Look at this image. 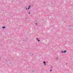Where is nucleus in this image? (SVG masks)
<instances>
[{
	"label": "nucleus",
	"mask_w": 73,
	"mask_h": 73,
	"mask_svg": "<svg viewBox=\"0 0 73 73\" xmlns=\"http://www.w3.org/2000/svg\"><path fill=\"white\" fill-rule=\"evenodd\" d=\"M43 63L44 64V65H46V63H46L45 62H43Z\"/></svg>",
	"instance_id": "nucleus-1"
},
{
	"label": "nucleus",
	"mask_w": 73,
	"mask_h": 73,
	"mask_svg": "<svg viewBox=\"0 0 73 73\" xmlns=\"http://www.w3.org/2000/svg\"><path fill=\"white\" fill-rule=\"evenodd\" d=\"M66 50H65L64 52H63V53H66Z\"/></svg>",
	"instance_id": "nucleus-2"
},
{
	"label": "nucleus",
	"mask_w": 73,
	"mask_h": 73,
	"mask_svg": "<svg viewBox=\"0 0 73 73\" xmlns=\"http://www.w3.org/2000/svg\"><path fill=\"white\" fill-rule=\"evenodd\" d=\"M52 68H53V67L52 66H51L50 68V69H52Z\"/></svg>",
	"instance_id": "nucleus-3"
},
{
	"label": "nucleus",
	"mask_w": 73,
	"mask_h": 73,
	"mask_svg": "<svg viewBox=\"0 0 73 73\" xmlns=\"http://www.w3.org/2000/svg\"><path fill=\"white\" fill-rule=\"evenodd\" d=\"M2 28H5V27L4 26V27H2Z\"/></svg>",
	"instance_id": "nucleus-4"
},
{
	"label": "nucleus",
	"mask_w": 73,
	"mask_h": 73,
	"mask_svg": "<svg viewBox=\"0 0 73 73\" xmlns=\"http://www.w3.org/2000/svg\"><path fill=\"white\" fill-rule=\"evenodd\" d=\"M38 41H39V42L40 41V40H39V39L38 40Z\"/></svg>",
	"instance_id": "nucleus-5"
},
{
	"label": "nucleus",
	"mask_w": 73,
	"mask_h": 73,
	"mask_svg": "<svg viewBox=\"0 0 73 73\" xmlns=\"http://www.w3.org/2000/svg\"><path fill=\"white\" fill-rule=\"evenodd\" d=\"M61 52H62V53H64V52H63V51H61Z\"/></svg>",
	"instance_id": "nucleus-6"
},
{
	"label": "nucleus",
	"mask_w": 73,
	"mask_h": 73,
	"mask_svg": "<svg viewBox=\"0 0 73 73\" xmlns=\"http://www.w3.org/2000/svg\"><path fill=\"white\" fill-rule=\"evenodd\" d=\"M31 5H30V6H29V7L30 8V7H31Z\"/></svg>",
	"instance_id": "nucleus-7"
},
{
	"label": "nucleus",
	"mask_w": 73,
	"mask_h": 73,
	"mask_svg": "<svg viewBox=\"0 0 73 73\" xmlns=\"http://www.w3.org/2000/svg\"><path fill=\"white\" fill-rule=\"evenodd\" d=\"M31 14V13L30 12H29V13H28V14H29V15H30V14Z\"/></svg>",
	"instance_id": "nucleus-8"
},
{
	"label": "nucleus",
	"mask_w": 73,
	"mask_h": 73,
	"mask_svg": "<svg viewBox=\"0 0 73 73\" xmlns=\"http://www.w3.org/2000/svg\"><path fill=\"white\" fill-rule=\"evenodd\" d=\"M36 25H37V23H36Z\"/></svg>",
	"instance_id": "nucleus-9"
},
{
	"label": "nucleus",
	"mask_w": 73,
	"mask_h": 73,
	"mask_svg": "<svg viewBox=\"0 0 73 73\" xmlns=\"http://www.w3.org/2000/svg\"><path fill=\"white\" fill-rule=\"evenodd\" d=\"M29 8H30L29 7H28V9H29Z\"/></svg>",
	"instance_id": "nucleus-10"
},
{
	"label": "nucleus",
	"mask_w": 73,
	"mask_h": 73,
	"mask_svg": "<svg viewBox=\"0 0 73 73\" xmlns=\"http://www.w3.org/2000/svg\"><path fill=\"white\" fill-rule=\"evenodd\" d=\"M50 72H52V70H50Z\"/></svg>",
	"instance_id": "nucleus-11"
},
{
	"label": "nucleus",
	"mask_w": 73,
	"mask_h": 73,
	"mask_svg": "<svg viewBox=\"0 0 73 73\" xmlns=\"http://www.w3.org/2000/svg\"><path fill=\"white\" fill-rule=\"evenodd\" d=\"M26 10H27L28 9H27V8H26Z\"/></svg>",
	"instance_id": "nucleus-12"
},
{
	"label": "nucleus",
	"mask_w": 73,
	"mask_h": 73,
	"mask_svg": "<svg viewBox=\"0 0 73 73\" xmlns=\"http://www.w3.org/2000/svg\"><path fill=\"white\" fill-rule=\"evenodd\" d=\"M36 40H38V38H36Z\"/></svg>",
	"instance_id": "nucleus-13"
},
{
	"label": "nucleus",
	"mask_w": 73,
	"mask_h": 73,
	"mask_svg": "<svg viewBox=\"0 0 73 73\" xmlns=\"http://www.w3.org/2000/svg\"><path fill=\"white\" fill-rule=\"evenodd\" d=\"M66 65H67V63H66Z\"/></svg>",
	"instance_id": "nucleus-14"
},
{
	"label": "nucleus",
	"mask_w": 73,
	"mask_h": 73,
	"mask_svg": "<svg viewBox=\"0 0 73 73\" xmlns=\"http://www.w3.org/2000/svg\"><path fill=\"white\" fill-rule=\"evenodd\" d=\"M7 60H6V61H7Z\"/></svg>",
	"instance_id": "nucleus-15"
},
{
	"label": "nucleus",
	"mask_w": 73,
	"mask_h": 73,
	"mask_svg": "<svg viewBox=\"0 0 73 73\" xmlns=\"http://www.w3.org/2000/svg\"><path fill=\"white\" fill-rule=\"evenodd\" d=\"M27 39H28V38H27Z\"/></svg>",
	"instance_id": "nucleus-16"
},
{
	"label": "nucleus",
	"mask_w": 73,
	"mask_h": 73,
	"mask_svg": "<svg viewBox=\"0 0 73 73\" xmlns=\"http://www.w3.org/2000/svg\"><path fill=\"white\" fill-rule=\"evenodd\" d=\"M9 60V61H10V60Z\"/></svg>",
	"instance_id": "nucleus-17"
},
{
	"label": "nucleus",
	"mask_w": 73,
	"mask_h": 73,
	"mask_svg": "<svg viewBox=\"0 0 73 73\" xmlns=\"http://www.w3.org/2000/svg\"><path fill=\"white\" fill-rule=\"evenodd\" d=\"M23 41H24V40H23Z\"/></svg>",
	"instance_id": "nucleus-18"
}]
</instances>
